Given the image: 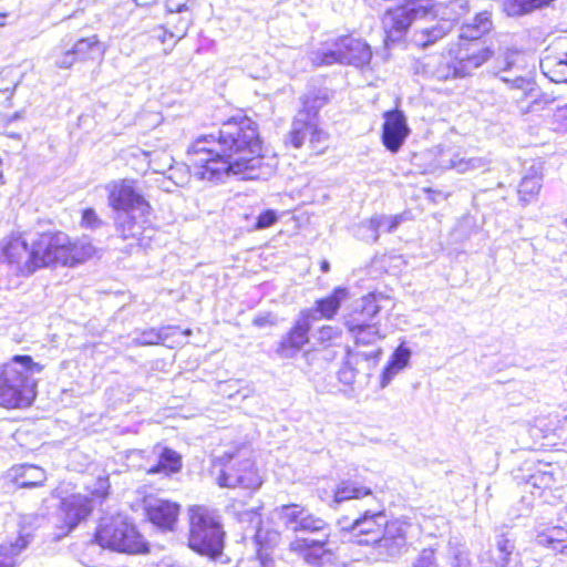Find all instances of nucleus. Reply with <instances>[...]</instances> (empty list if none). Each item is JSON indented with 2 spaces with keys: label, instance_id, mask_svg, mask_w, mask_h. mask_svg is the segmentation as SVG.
Wrapping results in <instances>:
<instances>
[{
  "label": "nucleus",
  "instance_id": "1",
  "mask_svg": "<svg viewBox=\"0 0 567 567\" xmlns=\"http://www.w3.org/2000/svg\"><path fill=\"white\" fill-rule=\"evenodd\" d=\"M261 145L257 124L247 116L231 117L225 122L216 138L214 135L197 137L187 151V164L173 166L166 157L168 179L176 186L188 183L190 172L198 178L220 182L230 175L243 179H258L268 175L270 166L262 172Z\"/></svg>",
  "mask_w": 567,
  "mask_h": 567
},
{
  "label": "nucleus",
  "instance_id": "2",
  "mask_svg": "<svg viewBox=\"0 0 567 567\" xmlns=\"http://www.w3.org/2000/svg\"><path fill=\"white\" fill-rule=\"evenodd\" d=\"M42 370L43 367L30 355H14L10 362L0 367V405L7 409L31 405L35 391L29 375Z\"/></svg>",
  "mask_w": 567,
  "mask_h": 567
},
{
  "label": "nucleus",
  "instance_id": "3",
  "mask_svg": "<svg viewBox=\"0 0 567 567\" xmlns=\"http://www.w3.org/2000/svg\"><path fill=\"white\" fill-rule=\"evenodd\" d=\"M48 233L38 235L31 243L24 234L13 233L1 241V260L18 275L30 276L48 267Z\"/></svg>",
  "mask_w": 567,
  "mask_h": 567
},
{
  "label": "nucleus",
  "instance_id": "4",
  "mask_svg": "<svg viewBox=\"0 0 567 567\" xmlns=\"http://www.w3.org/2000/svg\"><path fill=\"white\" fill-rule=\"evenodd\" d=\"M224 537L225 532L215 511L202 505L189 508V548L215 560L223 553Z\"/></svg>",
  "mask_w": 567,
  "mask_h": 567
},
{
  "label": "nucleus",
  "instance_id": "5",
  "mask_svg": "<svg viewBox=\"0 0 567 567\" xmlns=\"http://www.w3.org/2000/svg\"><path fill=\"white\" fill-rule=\"evenodd\" d=\"M103 548L135 554L145 549V544L136 528L123 517L103 518L95 535Z\"/></svg>",
  "mask_w": 567,
  "mask_h": 567
},
{
  "label": "nucleus",
  "instance_id": "6",
  "mask_svg": "<svg viewBox=\"0 0 567 567\" xmlns=\"http://www.w3.org/2000/svg\"><path fill=\"white\" fill-rule=\"evenodd\" d=\"M371 58L369 44L352 37L340 38L331 47L313 51L310 55L315 65L344 63L358 68L369 64Z\"/></svg>",
  "mask_w": 567,
  "mask_h": 567
},
{
  "label": "nucleus",
  "instance_id": "7",
  "mask_svg": "<svg viewBox=\"0 0 567 567\" xmlns=\"http://www.w3.org/2000/svg\"><path fill=\"white\" fill-rule=\"evenodd\" d=\"M44 244L48 248V267L84 262L95 252L94 246L87 238L71 241L70 237L61 231L48 233V241Z\"/></svg>",
  "mask_w": 567,
  "mask_h": 567
},
{
  "label": "nucleus",
  "instance_id": "8",
  "mask_svg": "<svg viewBox=\"0 0 567 567\" xmlns=\"http://www.w3.org/2000/svg\"><path fill=\"white\" fill-rule=\"evenodd\" d=\"M221 465L217 475V483L221 487H243L257 489L262 480L255 467L254 462L241 453L235 455L225 454L219 458Z\"/></svg>",
  "mask_w": 567,
  "mask_h": 567
},
{
  "label": "nucleus",
  "instance_id": "9",
  "mask_svg": "<svg viewBox=\"0 0 567 567\" xmlns=\"http://www.w3.org/2000/svg\"><path fill=\"white\" fill-rule=\"evenodd\" d=\"M429 12V0H406L400 7L388 9L382 19L386 40H400L412 22L427 19Z\"/></svg>",
  "mask_w": 567,
  "mask_h": 567
},
{
  "label": "nucleus",
  "instance_id": "10",
  "mask_svg": "<svg viewBox=\"0 0 567 567\" xmlns=\"http://www.w3.org/2000/svg\"><path fill=\"white\" fill-rule=\"evenodd\" d=\"M107 204L115 212L138 210V214L150 213L151 206L136 189L135 181L118 179L106 184Z\"/></svg>",
  "mask_w": 567,
  "mask_h": 567
},
{
  "label": "nucleus",
  "instance_id": "11",
  "mask_svg": "<svg viewBox=\"0 0 567 567\" xmlns=\"http://www.w3.org/2000/svg\"><path fill=\"white\" fill-rule=\"evenodd\" d=\"M330 544L329 533H324L317 539L296 537L290 542L289 550L312 567H323L334 559V553Z\"/></svg>",
  "mask_w": 567,
  "mask_h": 567
},
{
  "label": "nucleus",
  "instance_id": "12",
  "mask_svg": "<svg viewBox=\"0 0 567 567\" xmlns=\"http://www.w3.org/2000/svg\"><path fill=\"white\" fill-rule=\"evenodd\" d=\"M493 51L482 42L461 41L453 53L458 76L465 78L486 63Z\"/></svg>",
  "mask_w": 567,
  "mask_h": 567
},
{
  "label": "nucleus",
  "instance_id": "13",
  "mask_svg": "<svg viewBox=\"0 0 567 567\" xmlns=\"http://www.w3.org/2000/svg\"><path fill=\"white\" fill-rule=\"evenodd\" d=\"M416 528L405 519L386 520L378 548L390 557L403 554L408 549L409 538Z\"/></svg>",
  "mask_w": 567,
  "mask_h": 567
},
{
  "label": "nucleus",
  "instance_id": "14",
  "mask_svg": "<svg viewBox=\"0 0 567 567\" xmlns=\"http://www.w3.org/2000/svg\"><path fill=\"white\" fill-rule=\"evenodd\" d=\"M93 503L86 495L74 494L63 498L59 508V519L62 522L59 526L58 537L68 535L79 523L85 519L92 512Z\"/></svg>",
  "mask_w": 567,
  "mask_h": 567
},
{
  "label": "nucleus",
  "instance_id": "15",
  "mask_svg": "<svg viewBox=\"0 0 567 567\" xmlns=\"http://www.w3.org/2000/svg\"><path fill=\"white\" fill-rule=\"evenodd\" d=\"M138 210L120 212L114 216L115 231L122 239H134L140 246H145L144 239H151L154 229L147 226V215Z\"/></svg>",
  "mask_w": 567,
  "mask_h": 567
},
{
  "label": "nucleus",
  "instance_id": "16",
  "mask_svg": "<svg viewBox=\"0 0 567 567\" xmlns=\"http://www.w3.org/2000/svg\"><path fill=\"white\" fill-rule=\"evenodd\" d=\"M375 506L373 508H367L362 511V514L353 519L349 529L358 535L367 536L365 539L359 540V544H379L381 538V528L385 526L386 519L383 506L371 498Z\"/></svg>",
  "mask_w": 567,
  "mask_h": 567
},
{
  "label": "nucleus",
  "instance_id": "17",
  "mask_svg": "<svg viewBox=\"0 0 567 567\" xmlns=\"http://www.w3.org/2000/svg\"><path fill=\"white\" fill-rule=\"evenodd\" d=\"M382 143L391 153H396L410 134L406 117L400 110L386 111L383 115Z\"/></svg>",
  "mask_w": 567,
  "mask_h": 567
},
{
  "label": "nucleus",
  "instance_id": "18",
  "mask_svg": "<svg viewBox=\"0 0 567 567\" xmlns=\"http://www.w3.org/2000/svg\"><path fill=\"white\" fill-rule=\"evenodd\" d=\"M190 23L192 17L188 4L186 2L175 4L174 0H169L166 27L161 28L163 34L157 37L163 43L166 42V37H169L173 43H176L187 34Z\"/></svg>",
  "mask_w": 567,
  "mask_h": 567
},
{
  "label": "nucleus",
  "instance_id": "19",
  "mask_svg": "<svg viewBox=\"0 0 567 567\" xmlns=\"http://www.w3.org/2000/svg\"><path fill=\"white\" fill-rule=\"evenodd\" d=\"M310 321L306 313H302L293 323L292 328L282 336L277 354L285 359L293 358L309 341Z\"/></svg>",
  "mask_w": 567,
  "mask_h": 567
},
{
  "label": "nucleus",
  "instance_id": "20",
  "mask_svg": "<svg viewBox=\"0 0 567 567\" xmlns=\"http://www.w3.org/2000/svg\"><path fill=\"white\" fill-rule=\"evenodd\" d=\"M146 515L154 525L164 529L173 530L179 514V505L162 498L145 499Z\"/></svg>",
  "mask_w": 567,
  "mask_h": 567
},
{
  "label": "nucleus",
  "instance_id": "21",
  "mask_svg": "<svg viewBox=\"0 0 567 567\" xmlns=\"http://www.w3.org/2000/svg\"><path fill=\"white\" fill-rule=\"evenodd\" d=\"M308 101L305 102L306 109L298 112L296 115L291 130L286 138V144L292 145L295 148H300L306 140H309L310 131L313 130V116L312 110L316 107H320L323 104V100L320 101L318 105H316L317 101L313 102V105L308 106Z\"/></svg>",
  "mask_w": 567,
  "mask_h": 567
},
{
  "label": "nucleus",
  "instance_id": "22",
  "mask_svg": "<svg viewBox=\"0 0 567 567\" xmlns=\"http://www.w3.org/2000/svg\"><path fill=\"white\" fill-rule=\"evenodd\" d=\"M515 544L505 535H498L495 545L478 557L481 567H506L514 553Z\"/></svg>",
  "mask_w": 567,
  "mask_h": 567
},
{
  "label": "nucleus",
  "instance_id": "23",
  "mask_svg": "<svg viewBox=\"0 0 567 567\" xmlns=\"http://www.w3.org/2000/svg\"><path fill=\"white\" fill-rule=\"evenodd\" d=\"M406 220L405 214L399 215H374L369 220L362 223V228L370 231L363 239L367 243L374 244L380 237V233H393Z\"/></svg>",
  "mask_w": 567,
  "mask_h": 567
},
{
  "label": "nucleus",
  "instance_id": "24",
  "mask_svg": "<svg viewBox=\"0 0 567 567\" xmlns=\"http://www.w3.org/2000/svg\"><path fill=\"white\" fill-rule=\"evenodd\" d=\"M429 7L430 12L427 18H435L440 16V20L446 21L451 24L453 21H457L470 12L468 0H436L435 3H432V0H429Z\"/></svg>",
  "mask_w": 567,
  "mask_h": 567
},
{
  "label": "nucleus",
  "instance_id": "25",
  "mask_svg": "<svg viewBox=\"0 0 567 567\" xmlns=\"http://www.w3.org/2000/svg\"><path fill=\"white\" fill-rule=\"evenodd\" d=\"M492 29V12L484 10L462 24L458 37L461 41L478 42L477 40L489 33Z\"/></svg>",
  "mask_w": 567,
  "mask_h": 567
},
{
  "label": "nucleus",
  "instance_id": "26",
  "mask_svg": "<svg viewBox=\"0 0 567 567\" xmlns=\"http://www.w3.org/2000/svg\"><path fill=\"white\" fill-rule=\"evenodd\" d=\"M349 332L355 340L357 344L374 346L382 339L380 329L375 323H367L358 319H349L346 322Z\"/></svg>",
  "mask_w": 567,
  "mask_h": 567
},
{
  "label": "nucleus",
  "instance_id": "27",
  "mask_svg": "<svg viewBox=\"0 0 567 567\" xmlns=\"http://www.w3.org/2000/svg\"><path fill=\"white\" fill-rule=\"evenodd\" d=\"M540 70L551 82H567V61L565 53L545 54L540 59Z\"/></svg>",
  "mask_w": 567,
  "mask_h": 567
},
{
  "label": "nucleus",
  "instance_id": "28",
  "mask_svg": "<svg viewBox=\"0 0 567 567\" xmlns=\"http://www.w3.org/2000/svg\"><path fill=\"white\" fill-rule=\"evenodd\" d=\"M154 452L157 454L158 461L156 465L147 470L150 474L164 473L169 475L181 471L182 457L176 451L156 445Z\"/></svg>",
  "mask_w": 567,
  "mask_h": 567
},
{
  "label": "nucleus",
  "instance_id": "29",
  "mask_svg": "<svg viewBox=\"0 0 567 567\" xmlns=\"http://www.w3.org/2000/svg\"><path fill=\"white\" fill-rule=\"evenodd\" d=\"M451 29V23L440 20L435 24L421 28L415 33V41L422 47H429L445 37Z\"/></svg>",
  "mask_w": 567,
  "mask_h": 567
},
{
  "label": "nucleus",
  "instance_id": "30",
  "mask_svg": "<svg viewBox=\"0 0 567 567\" xmlns=\"http://www.w3.org/2000/svg\"><path fill=\"white\" fill-rule=\"evenodd\" d=\"M554 0H503V11L508 17H520L548 6Z\"/></svg>",
  "mask_w": 567,
  "mask_h": 567
},
{
  "label": "nucleus",
  "instance_id": "31",
  "mask_svg": "<svg viewBox=\"0 0 567 567\" xmlns=\"http://www.w3.org/2000/svg\"><path fill=\"white\" fill-rule=\"evenodd\" d=\"M347 295V289L341 287L336 288L330 296L316 302V311L320 312L322 318L331 319L338 312Z\"/></svg>",
  "mask_w": 567,
  "mask_h": 567
},
{
  "label": "nucleus",
  "instance_id": "32",
  "mask_svg": "<svg viewBox=\"0 0 567 567\" xmlns=\"http://www.w3.org/2000/svg\"><path fill=\"white\" fill-rule=\"evenodd\" d=\"M29 545L28 536L20 535L14 543L0 545V567H14L17 556Z\"/></svg>",
  "mask_w": 567,
  "mask_h": 567
},
{
  "label": "nucleus",
  "instance_id": "33",
  "mask_svg": "<svg viewBox=\"0 0 567 567\" xmlns=\"http://www.w3.org/2000/svg\"><path fill=\"white\" fill-rule=\"evenodd\" d=\"M365 496H372V491L370 488L359 486L352 481H342L334 492V502L341 503L349 499H359Z\"/></svg>",
  "mask_w": 567,
  "mask_h": 567
},
{
  "label": "nucleus",
  "instance_id": "34",
  "mask_svg": "<svg viewBox=\"0 0 567 567\" xmlns=\"http://www.w3.org/2000/svg\"><path fill=\"white\" fill-rule=\"evenodd\" d=\"M45 480L44 470L30 464L22 465L20 473L17 475L18 484L23 488L41 486Z\"/></svg>",
  "mask_w": 567,
  "mask_h": 567
},
{
  "label": "nucleus",
  "instance_id": "35",
  "mask_svg": "<svg viewBox=\"0 0 567 567\" xmlns=\"http://www.w3.org/2000/svg\"><path fill=\"white\" fill-rule=\"evenodd\" d=\"M489 159L485 157H461L458 154L450 159V167L457 173L465 174L474 171H486L489 166Z\"/></svg>",
  "mask_w": 567,
  "mask_h": 567
},
{
  "label": "nucleus",
  "instance_id": "36",
  "mask_svg": "<svg viewBox=\"0 0 567 567\" xmlns=\"http://www.w3.org/2000/svg\"><path fill=\"white\" fill-rule=\"evenodd\" d=\"M303 507L297 504L282 505L275 509V513L280 523L292 532H298L299 522L302 515Z\"/></svg>",
  "mask_w": 567,
  "mask_h": 567
},
{
  "label": "nucleus",
  "instance_id": "37",
  "mask_svg": "<svg viewBox=\"0 0 567 567\" xmlns=\"http://www.w3.org/2000/svg\"><path fill=\"white\" fill-rule=\"evenodd\" d=\"M21 75L13 68H6L0 71V94L1 103L8 104L11 101L12 94L19 84Z\"/></svg>",
  "mask_w": 567,
  "mask_h": 567
},
{
  "label": "nucleus",
  "instance_id": "38",
  "mask_svg": "<svg viewBox=\"0 0 567 567\" xmlns=\"http://www.w3.org/2000/svg\"><path fill=\"white\" fill-rule=\"evenodd\" d=\"M72 49L79 60L94 59L103 54V49L96 35L80 39Z\"/></svg>",
  "mask_w": 567,
  "mask_h": 567
},
{
  "label": "nucleus",
  "instance_id": "39",
  "mask_svg": "<svg viewBox=\"0 0 567 567\" xmlns=\"http://www.w3.org/2000/svg\"><path fill=\"white\" fill-rule=\"evenodd\" d=\"M540 187H542V176L540 175H538L537 173H534L532 175L524 176L519 184V188H518L519 199L525 204L530 203L538 195Z\"/></svg>",
  "mask_w": 567,
  "mask_h": 567
},
{
  "label": "nucleus",
  "instance_id": "40",
  "mask_svg": "<svg viewBox=\"0 0 567 567\" xmlns=\"http://www.w3.org/2000/svg\"><path fill=\"white\" fill-rule=\"evenodd\" d=\"M329 525L320 517L315 516L303 507L298 532L319 533L321 536L328 533Z\"/></svg>",
  "mask_w": 567,
  "mask_h": 567
},
{
  "label": "nucleus",
  "instance_id": "41",
  "mask_svg": "<svg viewBox=\"0 0 567 567\" xmlns=\"http://www.w3.org/2000/svg\"><path fill=\"white\" fill-rule=\"evenodd\" d=\"M167 337V328H150L138 332L137 337L133 338L132 341L136 346H153L163 342Z\"/></svg>",
  "mask_w": 567,
  "mask_h": 567
},
{
  "label": "nucleus",
  "instance_id": "42",
  "mask_svg": "<svg viewBox=\"0 0 567 567\" xmlns=\"http://www.w3.org/2000/svg\"><path fill=\"white\" fill-rule=\"evenodd\" d=\"M497 63L502 71L523 69L525 55L520 51L508 49L498 58Z\"/></svg>",
  "mask_w": 567,
  "mask_h": 567
},
{
  "label": "nucleus",
  "instance_id": "43",
  "mask_svg": "<svg viewBox=\"0 0 567 567\" xmlns=\"http://www.w3.org/2000/svg\"><path fill=\"white\" fill-rule=\"evenodd\" d=\"M432 75L440 81L460 78L458 72H456V64L454 62L453 55L451 54L450 59L441 60L439 64L432 70Z\"/></svg>",
  "mask_w": 567,
  "mask_h": 567
},
{
  "label": "nucleus",
  "instance_id": "44",
  "mask_svg": "<svg viewBox=\"0 0 567 567\" xmlns=\"http://www.w3.org/2000/svg\"><path fill=\"white\" fill-rule=\"evenodd\" d=\"M342 331L334 326H323L317 332V340L324 347L337 346L341 341Z\"/></svg>",
  "mask_w": 567,
  "mask_h": 567
},
{
  "label": "nucleus",
  "instance_id": "45",
  "mask_svg": "<svg viewBox=\"0 0 567 567\" xmlns=\"http://www.w3.org/2000/svg\"><path fill=\"white\" fill-rule=\"evenodd\" d=\"M381 300H386V298L383 297L382 293H369L368 296L363 297L361 300L362 316H367L370 319L377 316L381 309Z\"/></svg>",
  "mask_w": 567,
  "mask_h": 567
},
{
  "label": "nucleus",
  "instance_id": "46",
  "mask_svg": "<svg viewBox=\"0 0 567 567\" xmlns=\"http://www.w3.org/2000/svg\"><path fill=\"white\" fill-rule=\"evenodd\" d=\"M317 112H312L313 116V130H311L309 133V143L315 152L320 153L322 148L324 147V144L328 141V134L318 127L317 123Z\"/></svg>",
  "mask_w": 567,
  "mask_h": 567
},
{
  "label": "nucleus",
  "instance_id": "47",
  "mask_svg": "<svg viewBox=\"0 0 567 567\" xmlns=\"http://www.w3.org/2000/svg\"><path fill=\"white\" fill-rule=\"evenodd\" d=\"M104 225V221L99 217L93 208H85L82 212L81 226L87 229H99Z\"/></svg>",
  "mask_w": 567,
  "mask_h": 567
},
{
  "label": "nucleus",
  "instance_id": "48",
  "mask_svg": "<svg viewBox=\"0 0 567 567\" xmlns=\"http://www.w3.org/2000/svg\"><path fill=\"white\" fill-rule=\"evenodd\" d=\"M411 354V350L402 343L394 350L389 361L392 365L404 369L409 364Z\"/></svg>",
  "mask_w": 567,
  "mask_h": 567
},
{
  "label": "nucleus",
  "instance_id": "49",
  "mask_svg": "<svg viewBox=\"0 0 567 567\" xmlns=\"http://www.w3.org/2000/svg\"><path fill=\"white\" fill-rule=\"evenodd\" d=\"M277 220H278L277 212L274 209H267V210L262 212L261 214H259V216L257 217V221L255 224V229H257V230L266 229V228L272 226L274 224H276Z\"/></svg>",
  "mask_w": 567,
  "mask_h": 567
},
{
  "label": "nucleus",
  "instance_id": "50",
  "mask_svg": "<svg viewBox=\"0 0 567 567\" xmlns=\"http://www.w3.org/2000/svg\"><path fill=\"white\" fill-rule=\"evenodd\" d=\"M411 567H437L433 548L423 549Z\"/></svg>",
  "mask_w": 567,
  "mask_h": 567
},
{
  "label": "nucleus",
  "instance_id": "51",
  "mask_svg": "<svg viewBox=\"0 0 567 567\" xmlns=\"http://www.w3.org/2000/svg\"><path fill=\"white\" fill-rule=\"evenodd\" d=\"M402 370L403 369H401L396 365H392V362L389 361L382 371L381 380H380V388L381 389L386 388L391 383V381L394 379V377Z\"/></svg>",
  "mask_w": 567,
  "mask_h": 567
},
{
  "label": "nucleus",
  "instance_id": "52",
  "mask_svg": "<svg viewBox=\"0 0 567 567\" xmlns=\"http://www.w3.org/2000/svg\"><path fill=\"white\" fill-rule=\"evenodd\" d=\"M555 130L567 131V104L556 109L554 115Z\"/></svg>",
  "mask_w": 567,
  "mask_h": 567
},
{
  "label": "nucleus",
  "instance_id": "53",
  "mask_svg": "<svg viewBox=\"0 0 567 567\" xmlns=\"http://www.w3.org/2000/svg\"><path fill=\"white\" fill-rule=\"evenodd\" d=\"M338 379L343 384L350 385L355 380V370L349 365H343L338 372Z\"/></svg>",
  "mask_w": 567,
  "mask_h": 567
},
{
  "label": "nucleus",
  "instance_id": "54",
  "mask_svg": "<svg viewBox=\"0 0 567 567\" xmlns=\"http://www.w3.org/2000/svg\"><path fill=\"white\" fill-rule=\"evenodd\" d=\"M165 156H167V155L162 154L161 156H156V157L150 159V167L155 173H162V174H165L166 172L168 173V165L166 164Z\"/></svg>",
  "mask_w": 567,
  "mask_h": 567
},
{
  "label": "nucleus",
  "instance_id": "55",
  "mask_svg": "<svg viewBox=\"0 0 567 567\" xmlns=\"http://www.w3.org/2000/svg\"><path fill=\"white\" fill-rule=\"evenodd\" d=\"M110 483L107 477H99L96 486L92 489V495L103 498L107 495Z\"/></svg>",
  "mask_w": 567,
  "mask_h": 567
},
{
  "label": "nucleus",
  "instance_id": "56",
  "mask_svg": "<svg viewBox=\"0 0 567 567\" xmlns=\"http://www.w3.org/2000/svg\"><path fill=\"white\" fill-rule=\"evenodd\" d=\"M79 60L75 55L73 49L66 51L60 59L56 60V66L61 69H68L74 64V62Z\"/></svg>",
  "mask_w": 567,
  "mask_h": 567
},
{
  "label": "nucleus",
  "instance_id": "57",
  "mask_svg": "<svg viewBox=\"0 0 567 567\" xmlns=\"http://www.w3.org/2000/svg\"><path fill=\"white\" fill-rule=\"evenodd\" d=\"M536 542L538 545L556 548V544L553 540V534H550L548 530L539 533L536 536Z\"/></svg>",
  "mask_w": 567,
  "mask_h": 567
},
{
  "label": "nucleus",
  "instance_id": "58",
  "mask_svg": "<svg viewBox=\"0 0 567 567\" xmlns=\"http://www.w3.org/2000/svg\"><path fill=\"white\" fill-rule=\"evenodd\" d=\"M548 532L553 534V540L555 544H559L560 542H563L564 536L567 535V532L564 528L557 526L548 529Z\"/></svg>",
  "mask_w": 567,
  "mask_h": 567
},
{
  "label": "nucleus",
  "instance_id": "59",
  "mask_svg": "<svg viewBox=\"0 0 567 567\" xmlns=\"http://www.w3.org/2000/svg\"><path fill=\"white\" fill-rule=\"evenodd\" d=\"M254 324L257 327H266L268 324H274V320L269 315L265 317H257L254 319Z\"/></svg>",
  "mask_w": 567,
  "mask_h": 567
},
{
  "label": "nucleus",
  "instance_id": "60",
  "mask_svg": "<svg viewBox=\"0 0 567 567\" xmlns=\"http://www.w3.org/2000/svg\"><path fill=\"white\" fill-rule=\"evenodd\" d=\"M456 567H471L467 557L463 554H455Z\"/></svg>",
  "mask_w": 567,
  "mask_h": 567
},
{
  "label": "nucleus",
  "instance_id": "61",
  "mask_svg": "<svg viewBox=\"0 0 567 567\" xmlns=\"http://www.w3.org/2000/svg\"><path fill=\"white\" fill-rule=\"evenodd\" d=\"M382 350L380 347H377L375 349L371 350L370 352H363L362 355L365 359H378L381 354Z\"/></svg>",
  "mask_w": 567,
  "mask_h": 567
},
{
  "label": "nucleus",
  "instance_id": "62",
  "mask_svg": "<svg viewBox=\"0 0 567 567\" xmlns=\"http://www.w3.org/2000/svg\"><path fill=\"white\" fill-rule=\"evenodd\" d=\"M320 268L323 272H328L329 269H330V264L328 260H322L321 261V265H320Z\"/></svg>",
  "mask_w": 567,
  "mask_h": 567
},
{
  "label": "nucleus",
  "instance_id": "63",
  "mask_svg": "<svg viewBox=\"0 0 567 567\" xmlns=\"http://www.w3.org/2000/svg\"><path fill=\"white\" fill-rule=\"evenodd\" d=\"M8 18V13L6 12H0V27H3L6 25V20Z\"/></svg>",
  "mask_w": 567,
  "mask_h": 567
},
{
  "label": "nucleus",
  "instance_id": "64",
  "mask_svg": "<svg viewBox=\"0 0 567 567\" xmlns=\"http://www.w3.org/2000/svg\"><path fill=\"white\" fill-rule=\"evenodd\" d=\"M135 1L141 3V4H148V3L154 2L155 0H135Z\"/></svg>",
  "mask_w": 567,
  "mask_h": 567
}]
</instances>
